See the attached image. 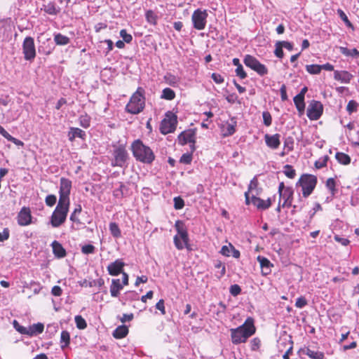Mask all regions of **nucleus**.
<instances>
[{
    "label": "nucleus",
    "instance_id": "1",
    "mask_svg": "<svg viewBox=\"0 0 359 359\" xmlns=\"http://www.w3.org/2000/svg\"><path fill=\"white\" fill-rule=\"evenodd\" d=\"M255 332L253 320L248 318L245 323L236 329L231 330V336L233 344L244 343Z\"/></svg>",
    "mask_w": 359,
    "mask_h": 359
},
{
    "label": "nucleus",
    "instance_id": "2",
    "mask_svg": "<svg viewBox=\"0 0 359 359\" xmlns=\"http://www.w3.org/2000/svg\"><path fill=\"white\" fill-rule=\"evenodd\" d=\"M131 149L134 157L142 163L150 164L155 159V155L151 148L144 145L140 140L133 142Z\"/></svg>",
    "mask_w": 359,
    "mask_h": 359
},
{
    "label": "nucleus",
    "instance_id": "3",
    "mask_svg": "<svg viewBox=\"0 0 359 359\" xmlns=\"http://www.w3.org/2000/svg\"><path fill=\"white\" fill-rule=\"evenodd\" d=\"M144 90L138 88L137 91L133 95L130 102L126 105L128 112L137 114L141 112L144 107V98L143 97Z\"/></svg>",
    "mask_w": 359,
    "mask_h": 359
},
{
    "label": "nucleus",
    "instance_id": "4",
    "mask_svg": "<svg viewBox=\"0 0 359 359\" xmlns=\"http://www.w3.org/2000/svg\"><path fill=\"white\" fill-rule=\"evenodd\" d=\"M317 184V177L315 175L304 174L297 182V186L302 189V195L306 198L311 194Z\"/></svg>",
    "mask_w": 359,
    "mask_h": 359
},
{
    "label": "nucleus",
    "instance_id": "5",
    "mask_svg": "<svg viewBox=\"0 0 359 359\" xmlns=\"http://www.w3.org/2000/svg\"><path fill=\"white\" fill-rule=\"evenodd\" d=\"M69 206L68 203L58 202L51 216L50 223L53 227H58L65 222Z\"/></svg>",
    "mask_w": 359,
    "mask_h": 359
},
{
    "label": "nucleus",
    "instance_id": "6",
    "mask_svg": "<svg viewBox=\"0 0 359 359\" xmlns=\"http://www.w3.org/2000/svg\"><path fill=\"white\" fill-rule=\"evenodd\" d=\"M114 159L111 161L113 167H123L127 163L128 159V154L125 146L120 144L115 147L113 151Z\"/></svg>",
    "mask_w": 359,
    "mask_h": 359
},
{
    "label": "nucleus",
    "instance_id": "7",
    "mask_svg": "<svg viewBox=\"0 0 359 359\" xmlns=\"http://www.w3.org/2000/svg\"><path fill=\"white\" fill-rule=\"evenodd\" d=\"M244 64L255 71L260 76L266 75L268 73V69L266 66L260 63L255 57L250 55H245Z\"/></svg>",
    "mask_w": 359,
    "mask_h": 359
},
{
    "label": "nucleus",
    "instance_id": "8",
    "mask_svg": "<svg viewBox=\"0 0 359 359\" xmlns=\"http://www.w3.org/2000/svg\"><path fill=\"white\" fill-rule=\"evenodd\" d=\"M208 12L206 10L197 9L192 14L191 20L194 27L198 30H202L205 27Z\"/></svg>",
    "mask_w": 359,
    "mask_h": 359
},
{
    "label": "nucleus",
    "instance_id": "9",
    "mask_svg": "<svg viewBox=\"0 0 359 359\" xmlns=\"http://www.w3.org/2000/svg\"><path fill=\"white\" fill-rule=\"evenodd\" d=\"M71 189L72 182L67 178L62 177L60 179V198L58 202L69 204V194Z\"/></svg>",
    "mask_w": 359,
    "mask_h": 359
},
{
    "label": "nucleus",
    "instance_id": "10",
    "mask_svg": "<svg viewBox=\"0 0 359 359\" xmlns=\"http://www.w3.org/2000/svg\"><path fill=\"white\" fill-rule=\"evenodd\" d=\"M323 106L319 101L312 100L307 108V116L310 120H318L323 114Z\"/></svg>",
    "mask_w": 359,
    "mask_h": 359
},
{
    "label": "nucleus",
    "instance_id": "11",
    "mask_svg": "<svg viewBox=\"0 0 359 359\" xmlns=\"http://www.w3.org/2000/svg\"><path fill=\"white\" fill-rule=\"evenodd\" d=\"M177 125V118L175 116L164 118L160 125V131L162 134L166 135L175 131Z\"/></svg>",
    "mask_w": 359,
    "mask_h": 359
},
{
    "label": "nucleus",
    "instance_id": "12",
    "mask_svg": "<svg viewBox=\"0 0 359 359\" xmlns=\"http://www.w3.org/2000/svg\"><path fill=\"white\" fill-rule=\"evenodd\" d=\"M36 56V50L34 39L32 37H26L24 39V58L32 60Z\"/></svg>",
    "mask_w": 359,
    "mask_h": 359
},
{
    "label": "nucleus",
    "instance_id": "13",
    "mask_svg": "<svg viewBox=\"0 0 359 359\" xmlns=\"http://www.w3.org/2000/svg\"><path fill=\"white\" fill-rule=\"evenodd\" d=\"M294 191L292 187H287L285 191L279 194L280 203L283 201L282 207H290L293 199Z\"/></svg>",
    "mask_w": 359,
    "mask_h": 359
},
{
    "label": "nucleus",
    "instance_id": "14",
    "mask_svg": "<svg viewBox=\"0 0 359 359\" xmlns=\"http://www.w3.org/2000/svg\"><path fill=\"white\" fill-rule=\"evenodd\" d=\"M124 266L125 264L121 259H116L108 265L107 271L111 276H118L123 273Z\"/></svg>",
    "mask_w": 359,
    "mask_h": 359
},
{
    "label": "nucleus",
    "instance_id": "15",
    "mask_svg": "<svg viewBox=\"0 0 359 359\" xmlns=\"http://www.w3.org/2000/svg\"><path fill=\"white\" fill-rule=\"evenodd\" d=\"M175 227L177 231V236L179 238H180L182 239V241H183V243H184V245H186V248L187 249H189V236H188V233L186 230V229L184 228L182 222H181L180 221H177L175 224Z\"/></svg>",
    "mask_w": 359,
    "mask_h": 359
},
{
    "label": "nucleus",
    "instance_id": "16",
    "mask_svg": "<svg viewBox=\"0 0 359 359\" xmlns=\"http://www.w3.org/2000/svg\"><path fill=\"white\" fill-rule=\"evenodd\" d=\"M178 141L182 145H184L187 143L192 144L194 149V144L195 143V134L192 131L182 132L178 136Z\"/></svg>",
    "mask_w": 359,
    "mask_h": 359
},
{
    "label": "nucleus",
    "instance_id": "17",
    "mask_svg": "<svg viewBox=\"0 0 359 359\" xmlns=\"http://www.w3.org/2000/svg\"><path fill=\"white\" fill-rule=\"evenodd\" d=\"M44 329L43 324L41 323L33 324L28 327H24V334L34 336L43 332Z\"/></svg>",
    "mask_w": 359,
    "mask_h": 359
},
{
    "label": "nucleus",
    "instance_id": "18",
    "mask_svg": "<svg viewBox=\"0 0 359 359\" xmlns=\"http://www.w3.org/2000/svg\"><path fill=\"white\" fill-rule=\"evenodd\" d=\"M264 140L266 145L273 149H277L280 144L279 134H274L273 135L266 134Z\"/></svg>",
    "mask_w": 359,
    "mask_h": 359
},
{
    "label": "nucleus",
    "instance_id": "19",
    "mask_svg": "<svg viewBox=\"0 0 359 359\" xmlns=\"http://www.w3.org/2000/svg\"><path fill=\"white\" fill-rule=\"evenodd\" d=\"M352 78L353 75L347 71L335 70L334 72V79L341 83H349Z\"/></svg>",
    "mask_w": 359,
    "mask_h": 359
},
{
    "label": "nucleus",
    "instance_id": "20",
    "mask_svg": "<svg viewBox=\"0 0 359 359\" xmlns=\"http://www.w3.org/2000/svg\"><path fill=\"white\" fill-rule=\"evenodd\" d=\"M257 261L260 264L262 274L264 276L269 274L271 271V267L273 266L271 262L267 258L262 256H258Z\"/></svg>",
    "mask_w": 359,
    "mask_h": 359
},
{
    "label": "nucleus",
    "instance_id": "21",
    "mask_svg": "<svg viewBox=\"0 0 359 359\" xmlns=\"http://www.w3.org/2000/svg\"><path fill=\"white\" fill-rule=\"evenodd\" d=\"M251 203H252L258 209L266 210L271 205V201L270 198H268L265 201L260 198L252 196L251 198Z\"/></svg>",
    "mask_w": 359,
    "mask_h": 359
},
{
    "label": "nucleus",
    "instance_id": "22",
    "mask_svg": "<svg viewBox=\"0 0 359 359\" xmlns=\"http://www.w3.org/2000/svg\"><path fill=\"white\" fill-rule=\"evenodd\" d=\"M122 288L123 285L121 284L120 279H113L110 286L111 295L114 297H116Z\"/></svg>",
    "mask_w": 359,
    "mask_h": 359
},
{
    "label": "nucleus",
    "instance_id": "23",
    "mask_svg": "<svg viewBox=\"0 0 359 359\" xmlns=\"http://www.w3.org/2000/svg\"><path fill=\"white\" fill-rule=\"evenodd\" d=\"M236 122L233 119H231V123L227 122L225 124H224L222 126V131L224 133V135L229 136L233 135L236 131Z\"/></svg>",
    "mask_w": 359,
    "mask_h": 359
},
{
    "label": "nucleus",
    "instance_id": "24",
    "mask_svg": "<svg viewBox=\"0 0 359 359\" xmlns=\"http://www.w3.org/2000/svg\"><path fill=\"white\" fill-rule=\"evenodd\" d=\"M293 100L297 111L302 114L305 109L304 97L297 95Z\"/></svg>",
    "mask_w": 359,
    "mask_h": 359
},
{
    "label": "nucleus",
    "instance_id": "25",
    "mask_svg": "<svg viewBox=\"0 0 359 359\" xmlns=\"http://www.w3.org/2000/svg\"><path fill=\"white\" fill-rule=\"evenodd\" d=\"M128 333V329L125 325L118 326L113 332V337L116 339H122Z\"/></svg>",
    "mask_w": 359,
    "mask_h": 359
},
{
    "label": "nucleus",
    "instance_id": "26",
    "mask_svg": "<svg viewBox=\"0 0 359 359\" xmlns=\"http://www.w3.org/2000/svg\"><path fill=\"white\" fill-rule=\"evenodd\" d=\"M339 51L341 54L346 56H350L352 57H359V51L356 48L348 49L346 47H339Z\"/></svg>",
    "mask_w": 359,
    "mask_h": 359
},
{
    "label": "nucleus",
    "instance_id": "27",
    "mask_svg": "<svg viewBox=\"0 0 359 359\" xmlns=\"http://www.w3.org/2000/svg\"><path fill=\"white\" fill-rule=\"evenodd\" d=\"M86 136V133L83 130L78 128H72L69 133V139L72 141L75 137H80L83 139Z\"/></svg>",
    "mask_w": 359,
    "mask_h": 359
},
{
    "label": "nucleus",
    "instance_id": "28",
    "mask_svg": "<svg viewBox=\"0 0 359 359\" xmlns=\"http://www.w3.org/2000/svg\"><path fill=\"white\" fill-rule=\"evenodd\" d=\"M303 353L311 359H324V355L322 352L314 351L309 348L304 349Z\"/></svg>",
    "mask_w": 359,
    "mask_h": 359
},
{
    "label": "nucleus",
    "instance_id": "29",
    "mask_svg": "<svg viewBox=\"0 0 359 359\" xmlns=\"http://www.w3.org/2000/svg\"><path fill=\"white\" fill-rule=\"evenodd\" d=\"M54 41L57 45L65 46L69 43L70 39L67 36L58 33L55 34Z\"/></svg>",
    "mask_w": 359,
    "mask_h": 359
},
{
    "label": "nucleus",
    "instance_id": "30",
    "mask_svg": "<svg viewBox=\"0 0 359 359\" xmlns=\"http://www.w3.org/2000/svg\"><path fill=\"white\" fill-rule=\"evenodd\" d=\"M286 344L288 345V348L287 351H285V353H287L288 355L291 354L292 352L293 348V341L291 339V337H288V338H284L283 339H280L279 341V348H280L282 346H285Z\"/></svg>",
    "mask_w": 359,
    "mask_h": 359
},
{
    "label": "nucleus",
    "instance_id": "31",
    "mask_svg": "<svg viewBox=\"0 0 359 359\" xmlns=\"http://www.w3.org/2000/svg\"><path fill=\"white\" fill-rule=\"evenodd\" d=\"M42 9L49 15H57L59 13V9L55 7V4L53 2L44 4Z\"/></svg>",
    "mask_w": 359,
    "mask_h": 359
},
{
    "label": "nucleus",
    "instance_id": "32",
    "mask_svg": "<svg viewBox=\"0 0 359 359\" xmlns=\"http://www.w3.org/2000/svg\"><path fill=\"white\" fill-rule=\"evenodd\" d=\"M335 157L338 162L343 165H348L351 162L350 156L342 152H337Z\"/></svg>",
    "mask_w": 359,
    "mask_h": 359
},
{
    "label": "nucleus",
    "instance_id": "33",
    "mask_svg": "<svg viewBox=\"0 0 359 359\" xmlns=\"http://www.w3.org/2000/svg\"><path fill=\"white\" fill-rule=\"evenodd\" d=\"M175 93L174 90H172L170 88H166L163 90L162 95H161V97L163 99H165V100H172L175 98Z\"/></svg>",
    "mask_w": 359,
    "mask_h": 359
},
{
    "label": "nucleus",
    "instance_id": "34",
    "mask_svg": "<svg viewBox=\"0 0 359 359\" xmlns=\"http://www.w3.org/2000/svg\"><path fill=\"white\" fill-rule=\"evenodd\" d=\"M0 134L16 144H22L20 140L12 137L1 126H0Z\"/></svg>",
    "mask_w": 359,
    "mask_h": 359
},
{
    "label": "nucleus",
    "instance_id": "35",
    "mask_svg": "<svg viewBox=\"0 0 359 359\" xmlns=\"http://www.w3.org/2000/svg\"><path fill=\"white\" fill-rule=\"evenodd\" d=\"M53 252L54 255L59 258L64 257L66 255V251L62 245L53 246Z\"/></svg>",
    "mask_w": 359,
    "mask_h": 359
},
{
    "label": "nucleus",
    "instance_id": "36",
    "mask_svg": "<svg viewBox=\"0 0 359 359\" xmlns=\"http://www.w3.org/2000/svg\"><path fill=\"white\" fill-rule=\"evenodd\" d=\"M109 230L114 237L118 238L121 236V230L115 222L109 224Z\"/></svg>",
    "mask_w": 359,
    "mask_h": 359
},
{
    "label": "nucleus",
    "instance_id": "37",
    "mask_svg": "<svg viewBox=\"0 0 359 359\" xmlns=\"http://www.w3.org/2000/svg\"><path fill=\"white\" fill-rule=\"evenodd\" d=\"M23 215L24 226L34 222L29 208H24Z\"/></svg>",
    "mask_w": 359,
    "mask_h": 359
},
{
    "label": "nucleus",
    "instance_id": "38",
    "mask_svg": "<svg viewBox=\"0 0 359 359\" xmlns=\"http://www.w3.org/2000/svg\"><path fill=\"white\" fill-rule=\"evenodd\" d=\"M306 71L311 74H318L320 72L321 68L319 65H309L306 66Z\"/></svg>",
    "mask_w": 359,
    "mask_h": 359
},
{
    "label": "nucleus",
    "instance_id": "39",
    "mask_svg": "<svg viewBox=\"0 0 359 359\" xmlns=\"http://www.w3.org/2000/svg\"><path fill=\"white\" fill-rule=\"evenodd\" d=\"M336 182L334 178H329L326 181V187L330 191L332 196L336 193L337 189H335Z\"/></svg>",
    "mask_w": 359,
    "mask_h": 359
},
{
    "label": "nucleus",
    "instance_id": "40",
    "mask_svg": "<svg viewBox=\"0 0 359 359\" xmlns=\"http://www.w3.org/2000/svg\"><path fill=\"white\" fill-rule=\"evenodd\" d=\"M337 14L339 15L341 20L346 24V26H348V27H353L352 23L350 22L347 15L341 9L337 10Z\"/></svg>",
    "mask_w": 359,
    "mask_h": 359
},
{
    "label": "nucleus",
    "instance_id": "41",
    "mask_svg": "<svg viewBox=\"0 0 359 359\" xmlns=\"http://www.w3.org/2000/svg\"><path fill=\"white\" fill-rule=\"evenodd\" d=\"M90 118L87 114L80 116L79 123L82 127H83L85 128H88L90 126Z\"/></svg>",
    "mask_w": 359,
    "mask_h": 359
},
{
    "label": "nucleus",
    "instance_id": "42",
    "mask_svg": "<svg viewBox=\"0 0 359 359\" xmlns=\"http://www.w3.org/2000/svg\"><path fill=\"white\" fill-rule=\"evenodd\" d=\"M69 341L70 337L69 332L67 331H62L61 332L60 341L61 343H64L65 344L61 346L62 348L68 346V344H69Z\"/></svg>",
    "mask_w": 359,
    "mask_h": 359
},
{
    "label": "nucleus",
    "instance_id": "43",
    "mask_svg": "<svg viewBox=\"0 0 359 359\" xmlns=\"http://www.w3.org/2000/svg\"><path fill=\"white\" fill-rule=\"evenodd\" d=\"M75 323L79 329H85L87 327L85 319L81 316H76L75 317Z\"/></svg>",
    "mask_w": 359,
    "mask_h": 359
},
{
    "label": "nucleus",
    "instance_id": "44",
    "mask_svg": "<svg viewBox=\"0 0 359 359\" xmlns=\"http://www.w3.org/2000/svg\"><path fill=\"white\" fill-rule=\"evenodd\" d=\"M145 16L147 22L150 24L155 25L156 23V15L152 11H147Z\"/></svg>",
    "mask_w": 359,
    "mask_h": 359
},
{
    "label": "nucleus",
    "instance_id": "45",
    "mask_svg": "<svg viewBox=\"0 0 359 359\" xmlns=\"http://www.w3.org/2000/svg\"><path fill=\"white\" fill-rule=\"evenodd\" d=\"M284 168H285L284 173L287 177H289L290 179H293L295 177V175H296L295 170H294L291 165H285Z\"/></svg>",
    "mask_w": 359,
    "mask_h": 359
},
{
    "label": "nucleus",
    "instance_id": "46",
    "mask_svg": "<svg viewBox=\"0 0 359 359\" xmlns=\"http://www.w3.org/2000/svg\"><path fill=\"white\" fill-rule=\"evenodd\" d=\"M120 36L123 39V41L127 43H129L133 40L131 34H128L126 29H121L120 31Z\"/></svg>",
    "mask_w": 359,
    "mask_h": 359
},
{
    "label": "nucleus",
    "instance_id": "47",
    "mask_svg": "<svg viewBox=\"0 0 359 359\" xmlns=\"http://www.w3.org/2000/svg\"><path fill=\"white\" fill-rule=\"evenodd\" d=\"M95 250V248L91 244L85 245L81 248V252L85 255L93 254Z\"/></svg>",
    "mask_w": 359,
    "mask_h": 359
},
{
    "label": "nucleus",
    "instance_id": "48",
    "mask_svg": "<svg viewBox=\"0 0 359 359\" xmlns=\"http://www.w3.org/2000/svg\"><path fill=\"white\" fill-rule=\"evenodd\" d=\"M173 201H174V207L176 210H180L184 206V200L182 198H180V196L175 197Z\"/></svg>",
    "mask_w": 359,
    "mask_h": 359
},
{
    "label": "nucleus",
    "instance_id": "49",
    "mask_svg": "<svg viewBox=\"0 0 359 359\" xmlns=\"http://www.w3.org/2000/svg\"><path fill=\"white\" fill-rule=\"evenodd\" d=\"M262 117H263L264 124L266 126H269L271 125L272 118L269 111H264L262 113Z\"/></svg>",
    "mask_w": 359,
    "mask_h": 359
},
{
    "label": "nucleus",
    "instance_id": "50",
    "mask_svg": "<svg viewBox=\"0 0 359 359\" xmlns=\"http://www.w3.org/2000/svg\"><path fill=\"white\" fill-rule=\"evenodd\" d=\"M191 161L192 155L191 154L186 153L181 156L180 162L184 164H189L191 163Z\"/></svg>",
    "mask_w": 359,
    "mask_h": 359
},
{
    "label": "nucleus",
    "instance_id": "51",
    "mask_svg": "<svg viewBox=\"0 0 359 359\" xmlns=\"http://www.w3.org/2000/svg\"><path fill=\"white\" fill-rule=\"evenodd\" d=\"M174 243L178 250H182L184 247L186 248V245L177 235L175 236L174 237Z\"/></svg>",
    "mask_w": 359,
    "mask_h": 359
},
{
    "label": "nucleus",
    "instance_id": "52",
    "mask_svg": "<svg viewBox=\"0 0 359 359\" xmlns=\"http://www.w3.org/2000/svg\"><path fill=\"white\" fill-rule=\"evenodd\" d=\"M274 54L276 55V57L279 58H282L283 57V48L282 46L280 45V43H279L278 41L276 42V49L274 51Z\"/></svg>",
    "mask_w": 359,
    "mask_h": 359
},
{
    "label": "nucleus",
    "instance_id": "53",
    "mask_svg": "<svg viewBox=\"0 0 359 359\" xmlns=\"http://www.w3.org/2000/svg\"><path fill=\"white\" fill-rule=\"evenodd\" d=\"M307 304V301L304 297H300L297 299L295 306L299 309L304 307Z\"/></svg>",
    "mask_w": 359,
    "mask_h": 359
},
{
    "label": "nucleus",
    "instance_id": "54",
    "mask_svg": "<svg viewBox=\"0 0 359 359\" xmlns=\"http://www.w3.org/2000/svg\"><path fill=\"white\" fill-rule=\"evenodd\" d=\"M57 198L55 195H48L46 198V203L48 206L52 207L56 203Z\"/></svg>",
    "mask_w": 359,
    "mask_h": 359
},
{
    "label": "nucleus",
    "instance_id": "55",
    "mask_svg": "<svg viewBox=\"0 0 359 359\" xmlns=\"http://www.w3.org/2000/svg\"><path fill=\"white\" fill-rule=\"evenodd\" d=\"M232 248L233 245L231 244H229L228 246L224 245L222 248L220 252L224 256L229 257L231 255Z\"/></svg>",
    "mask_w": 359,
    "mask_h": 359
},
{
    "label": "nucleus",
    "instance_id": "56",
    "mask_svg": "<svg viewBox=\"0 0 359 359\" xmlns=\"http://www.w3.org/2000/svg\"><path fill=\"white\" fill-rule=\"evenodd\" d=\"M236 74L238 76H239L242 79L246 78V76H247V74H246L245 72L244 71L242 65H239V66L238 67H236Z\"/></svg>",
    "mask_w": 359,
    "mask_h": 359
},
{
    "label": "nucleus",
    "instance_id": "57",
    "mask_svg": "<svg viewBox=\"0 0 359 359\" xmlns=\"http://www.w3.org/2000/svg\"><path fill=\"white\" fill-rule=\"evenodd\" d=\"M229 291L233 296H237L241 293V289L238 285L235 284L230 287Z\"/></svg>",
    "mask_w": 359,
    "mask_h": 359
},
{
    "label": "nucleus",
    "instance_id": "58",
    "mask_svg": "<svg viewBox=\"0 0 359 359\" xmlns=\"http://www.w3.org/2000/svg\"><path fill=\"white\" fill-rule=\"evenodd\" d=\"M358 107V104L356 102L353 100H351L348 102L346 109L349 113H352L353 111H355Z\"/></svg>",
    "mask_w": 359,
    "mask_h": 359
},
{
    "label": "nucleus",
    "instance_id": "59",
    "mask_svg": "<svg viewBox=\"0 0 359 359\" xmlns=\"http://www.w3.org/2000/svg\"><path fill=\"white\" fill-rule=\"evenodd\" d=\"M293 140L292 138H287L284 142V149H287V152L293 149Z\"/></svg>",
    "mask_w": 359,
    "mask_h": 359
},
{
    "label": "nucleus",
    "instance_id": "60",
    "mask_svg": "<svg viewBox=\"0 0 359 359\" xmlns=\"http://www.w3.org/2000/svg\"><path fill=\"white\" fill-rule=\"evenodd\" d=\"M211 78L212 80L218 84L222 83L224 82V78L222 75L217 74V73H212Z\"/></svg>",
    "mask_w": 359,
    "mask_h": 359
},
{
    "label": "nucleus",
    "instance_id": "61",
    "mask_svg": "<svg viewBox=\"0 0 359 359\" xmlns=\"http://www.w3.org/2000/svg\"><path fill=\"white\" fill-rule=\"evenodd\" d=\"M81 212V205H78V207L76 208L75 210H74V212L72 213V215L70 216V219L72 222H79V219L76 217V215H77L78 213H80Z\"/></svg>",
    "mask_w": 359,
    "mask_h": 359
},
{
    "label": "nucleus",
    "instance_id": "62",
    "mask_svg": "<svg viewBox=\"0 0 359 359\" xmlns=\"http://www.w3.org/2000/svg\"><path fill=\"white\" fill-rule=\"evenodd\" d=\"M156 308L159 310L163 315L165 313V306H164V301L163 299H160L156 304Z\"/></svg>",
    "mask_w": 359,
    "mask_h": 359
},
{
    "label": "nucleus",
    "instance_id": "63",
    "mask_svg": "<svg viewBox=\"0 0 359 359\" xmlns=\"http://www.w3.org/2000/svg\"><path fill=\"white\" fill-rule=\"evenodd\" d=\"M281 100L283 101H285L287 100V95L286 92V86L285 84H283L280 89Z\"/></svg>",
    "mask_w": 359,
    "mask_h": 359
},
{
    "label": "nucleus",
    "instance_id": "64",
    "mask_svg": "<svg viewBox=\"0 0 359 359\" xmlns=\"http://www.w3.org/2000/svg\"><path fill=\"white\" fill-rule=\"evenodd\" d=\"M41 287L38 283L34 282L30 284V289L32 290L35 294L39 293L41 290Z\"/></svg>",
    "mask_w": 359,
    "mask_h": 359
}]
</instances>
